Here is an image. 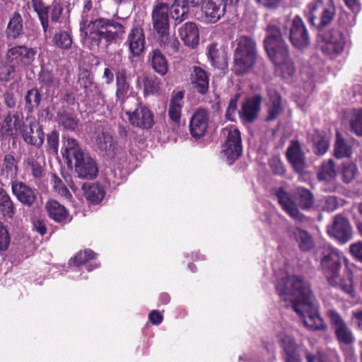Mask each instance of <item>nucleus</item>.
I'll return each instance as SVG.
<instances>
[{"label": "nucleus", "mask_w": 362, "mask_h": 362, "mask_svg": "<svg viewBox=\"0 0 362 362\" xmlns=\"http://www.w3.org/2000/svg\"><path fill=\"white\" fill-rule=\"evenodd\" d=\"M276 292L282 300L298 315L303 325L313 330L325 329L326 326L318 314V305L310 284L300 276H284L276 281Z\"/></svg>", "instance_id": "1"}, {"label": "nucleus", "mask_w": 362, "mask_h": 362, "mask_svg": "<svg viewBox=\"0 0 362 362\" xmlns=\"http://www.w3.org/2000/svg\"><path fill=\"white\" fill-rule=\"evenodd\" d=\"M315 259L320 263L319 269L327 284L342 291L349 298H355L356 291L353 285V274L346 268L345 275L340 271L342 264H346L347 259L343 252L328 244L319 247L315 251Z\"/></svg>", "instance_id": "2"}, {"label": "nucleus", "mask_w": 362, "mask_h": 362, "mask_svg": "<svg viewBox=\"0 0 362 362\" xmlns=\"http://www.w3.org/2000/svg\"><path fill=\"white\" fill-rule=\"evenodd\" d=\"M92 8V0H85L83 15L90 11ZM80 31L84 43L90 49H95L103 40L107 46L117 38L122 37L125 33V28L121 23L112 19L100 18L88 22L84 16H82Z\"/></svg>", "instance_id": "3"}, {"label": "nucleus", "mask_w": 362, "mask_h": 362, "mask_svg": "<svg viewBox=\"0 0 362 362\" xmlns=\"http://www.w3.org/2000/svg\"><path fill=\"white\" fill-rule=\"evenodd\" d=\"M264 47L270 59L280 70L283 77L292 76L296 69L293 62L288 57V47L276 26L268 25Z\"/></svg>", "instance_id": "4"}, {"label": "nucleus", "mask_w": 362, "mask_h": 362, "mask_svg": "<svg viewBox=\"0 0 362 362\" xmlns=\"http://www.w3.org/2000/svg\"><path fill=\"white\" fill-rule=\"evenodd\" d=\"M62 156L68 165L74 160L75 172L78 177L91 180L97 176L98 169L95 161L83 152L75 139H66L63 144Z\"/></svg>", "instance_id": "5"}, {"label": "nucleus", "mask_w": 362, "mask_h": 362, "mask_svg": "<svg viewBox=\"0 0 362 362\" xmlns=\"http://www.w3.org/2000/svg\"><path fill=\"white\" fill-rule=\"evenodd\" d=\"M236 47L233 59L236 73H243L250 70L255 64L257 56L256 45L249 37L240 36L236 38Z\"/></svg>", "instance_id": "6"}, {"label": "nucleus", "mask_w": 362, "mask_h": 362, "mask_svg": "<svg viewBox=\"0 0 362 362\" xmlns=\"http://www.w3.org/2000/svg\"><path fill=\"white\" fill-rule=\"evenodd\" d=\"M222 134L226 137L222 150L223 157L230 165L242 153L240 132L237 128L230 126L225 127Z\"/></svg>", "instance_id": "7"}, {"label": "nucleus", "mask_w": 362, "mask_h": 362, "mask_svg": "<svg viewBox=\"0 0 362 362\" xmlns=\"http://www.w3.org/2000/svg\"><path fill=\"white\" fill-rule=\"evenodd\" d=\"M327 315L334 329L337 341L341 346H351L355 342V337L341 315L335 310H327Z\"/></svg>", "instance_id": "8"}, {"label": "nucleus", "mask_w": 362, "mask_h": 362, "mask_svg": "<svg viewBox=\"0 0 362 362\" xmlns=\"http://www.w3.org/2000/svg\"><path fill=\"white\" fill-rule=\"evenodd\" d=\"M308 19L312 25H315V20L320 18L319 27L329 25L335 15V6L332 0H317L309 6Z\"/></svg>", "instance_id": "9"}, {"label": "nucleus", "mask_w": 362, "mask_h": 362, "mask_svg": "<svg viewBox=\"0 0 362 362\" xmlns=\"http://www.w3.org/2000/svg\"><path fill=\"white\" fill-rule=\"evenodd\" d=\"M153 28L156 35L169 31V6L166 3L156 1L151 13Z\"/></svg>", "instance_id": "10"}, {"label": "nucleus", "mask_w": 362, "mask_h": 362, "mask_svg": "<svg viewBox=\"0 0 362 362\" xmlns=\"http://www.w3.org/2000/svg\"><path fill=\"white\" fill-rule=\"evenodd\" d=\"M289 37L293 45L298 49H303L309 45L308 30L303 20L298 16L290 23Z\"/></svg>", "instance_id": "11"}, {"label": "nucleus", "mask_w": 362, "mask_h": 362, "mask_svg": "<svg viewBox=\"0 0 362 362\" xmlns=\"http://www.w3.org/2000/svg\"><path fill=\"white\" fill-rule=\"evenodd\" d=\"M9 185L13 195L21 204L28 207L35 204L37 201V192L34 188L18 179Z\"/></svg>", "instance_id": "12"}, {"label": "nucleus", "mask_w": 362, "mask_h": 362, "mask_svg": "<svg viewBox=\"0 0 362 362\" xmlns=\"http://www.w3.org/2000/svg\"><path fill=\"white\" fill-rule=\"evenodd\" d=\"M35 54L36 51L33 48L18 45L8 48L6 57L10 63L13 62L18 66H26L33 62Z\"/></svg>", "instance_id": "13"}, {"label": "nucleus", "mask_w": 362, "mask_h": 362, "mask_svg": "<svg viewBox=\"0 0 362 362\" xmlns=\"http://www.w3.org/2000/svg\"><path fill=\"white\" fill-rule=\"evenodd\" d=\"M128 119L134 127L148 129L154 124V116L146 106L138 104L134 111L127 112Z\"/></svg>", "instance_id": "14"}, {"label": "nucleus", "mask_w": 362, "mask_h": 362, "mask_svg": "<svg viewBox=\"0 0 362 362\" xmlns=\"http://www.w3.org/2000/svg\"><path fill=\"white\" fill-rule=\"evenodd\" d=\"M324 45L322 50L328 55H335L341 53L346 43V37L338 30H329L323 37Z\"/></svg>", "instance_id": "15"}, {"label": "nucleus", "mask_w": 362, "mask_h": 362, "mask_svg": "<svg viewBox=\"0 0 362 362\" xmlns=\"http://www.w3.org/2000/svg\"><path fill=\"white\" fill-rule=\"evenodd\" d=\"M18 160L11 153L4 155L0 168V178L3 185H9L18 180Z\"/></svg>", "instance_id": "16"}, {"label": "nucleus", "mask_w": 362, "mask_h": 362, "mask_svg": "<svg viewBox=\"0 0 362 362\" xmlns=\"http://www.w3.org/2000/svg\"><path fill=\"white\" fill-rule=\"evenodd\" d=\"M328 233L341 243H346L351 238L352 230L346 218L337 215L332 225L327 228Z\"/></svg>", "instance_id": "17"}, {"label": "nucleus", "mask_w": 362, "mask_h": 362, "mask_svg": "<svg viewBox=\"0 0 362 362\" xmlns=\"http://www.w3.org/2000/svg\"><path fill=\"white\" fill-rule=\"evenodd\" d=\"M95 146L103 156L109 158H114L121 151L116 139L108 132H101L98 135Z\"/></svg>", "instance_id": "18"}, {"label": "nucleus", "mask_w": 362, "mask_h": 362, "mask_svg": "<svg viewBox=\"0 0 362 362\" xmlns=\"http://www.w3.org/2000/svg\"><path fill=\"white\" fill-rule=\"evenodd\" d=\"M25 170L35 180H40L44 175L45 159L38 151L30 152L23 160Z\"/></svg>", "instance_id": "19"}, {"label": "nucleus", "mask_w": 362, "mask_h": 362, "mask_svg": "<svg viewBox=\"0 0 362 362\" xmlns=\"http://www.w3.org/2000/svg\"><path fill=\"white\" fill-rule=\"evenodd\" d=\"M78 83L84 89L86 96L90 98L96 95L102 100L104 105V95L102 93L98 85L93 82V77L90 71L86 69H81L78 74Z\"/></svg>", "instance_id": "20"}, {"label": "nucleus", "mask_w": 362, "mask_h": 362, "mask_svg": "<svg viewBox=\"0 0 362 362\" xmlns=\"http://www.w3.org/2000/svg\"><path fill=\"white\" fill-rule=\"evenodd\" d=\"M275 194L283 209L292 218L299 222H303L306 219L305 216L299 211L296 203L291 199V196L283 188H279Z\"/></svg>", "instance_id": "21"}, {"label": "nucleus", "mask_w": 362, "mask_h": 362, "mask_svg": "<svg viewBox=\"0 0 362 362\" xmlns=\"http://www.w3.org/2000/svg\"><path fill=\"white\" fill-rule=\"evenodd\" d=\"M145 36L143 29L135 27L128 34L125 45L129 47L130 53L133 56H139L145 49Z\"/></svg>", "instance_id": "22"}, {"label": "nucleus", "mask_w": 362, "mask_h": 362, "mask_svg": "<svg viewBox=\"0 0 362 362\" xmlns=\"http://www.w3.org/2000/svg\"><path fill=\"white\" fill-rule=\"evenodd\" d=\"M209 116L206 110L200 109L192 115L189 129L192 136L194 138L203 136L208 127Z\"/></svg>", "instance_id": "23"}, {"label": "nucleus", "mask_w": 362, "mask_h": 362, "mask_svg": "<svg viewBox=\"0 0 362 362\" xmlns=\"http://www.w3.org/2000/svg\"><path fill=\"white\" fill-rule=\"evenodd\" d=\"M179 36L184 44L189 48H195L199 42V33L196 23L187 22L178 29Z\"/></svg>", "instance_id": "24"}, {"label": "nucleus", "mask_w": 362, "mask_h": 362, "mask_svg": "<svg viewBox=\"0 0 362 362\" xmlns=\"http://www.w3.org/2000/svg\"><path fill=\"white\" fill-rule=\"evenodd\" d=\"M116 91L115 98L117 102L122 105L129 97L132 88L127 78L125 69H119L115 73Z\"/></svg>", "instance_id": "25"}, {"label": "nucleus", "mask_w": 362, "mask_h": 362, "mask_svg": "<svg viewBox=\"0 0 362 362\" xmlns=\"http://www.w3.org/2000/svg\"><path fill=\"white\" fill-rule=\"evenodd\" d=\"M281 346L284 350V362H302L300 352L303 351V346L298 345L293 338L285 336L282 338Z\"/></svg>", "instance_id": "26"}, {"label": "nucleus", "mask_w": 362, "mask_h": 362, "mask_svg": "<svg viewBox=\"0 0 362 362\" xmlns=\"http://www.w3.org/2000/svg\"><path fill=\"white\" fill-rule=\"evenodd\" d=\"M262 98L260 95H256L253 98H248L241 107L238 112L242 119L246 122H253L257 117L260 110V104Z\"/></svg>", "instance_id": "27"}, {"label": "nucleus", "mask_w": 362, "mask_h": 362, "mask_svg": "<svg viewBox=\"0 0 362 362\" xmlns=\"http://www.w3.org/2000/svg\"><path fill=\"white\" fill-rule=\"evenodd\" d=\"M21 134L25 141L28 144L40 147L44 142L45 134L42 128L35 122L24 127Z\"/></svg>", "instance_id": "28"}, {"label": "nucleus", "mask_w": 362, "mask_h": 362, "mask_svg": "<svg viewBox=\"0 0 362 362\" xmlns=\"http://www.w3.org/2000/svg\"><path fill=\"white\" fill-rule=\"evenodd\" d=\"M286 157L296 172L302 173L304 170L305 156L298 141H293L291 143L286 151Z\"/></svg>", "instance_id": "29"}, {"label": "nucleus", "mask_w": 362, "mask_h": 362, "mask_svg": "<svg viewBox=\"0 0 362 362\" xmlns=\"http://www.w3.org/2000/svg\"><path fill=\"white\" fill-rule=\"evenodd\" d=\"M228 0H207L204 12L211 23L217 22L225 13Z\"/></svg>", "instance_id": "30"}, {"label": "nucleus", "mask_w": 362, "mask_h": 362, "mask_svg": "<svg viewBox=\"0 0 362 362\" xmlns=\"http://www.w3.org/2000/svg\"><path fill=\"white\" fill-rule=\"evenodd\" d=\"M46 209L49 216L57 223L66 224L71 220L66 209L55 200L47 202Z\"/></svg>", "instance_id": "31"}, {"label": "nucleus", "mask_w": 362, "mask_h": 362, "mask_svg": "<svg viewBox=\"0 0 362 362\" xmlns=\"http://www.w3.org/2000/svg\"><path fill=\"white\" fill-rule=\"evenodd\" d=\"M337 175L334 162L332 159L324 161L317 173V178L320 180L331 182L329 186L325 188L326 191L332 192L336 189V185L332 181L335 179Z\"/></svg>", "instance_id": "32"}, {"label": "nucleus", "mask_w": 362, "mask_h": 362, "mask_svg": "<svg viewBox=\"0 0 362 362\" xmlns=\"http://www.w3.org/2000/svg\"><path fill=\"white\" fill-rule=\"evenodd\" d=\"M288 234L291 238L294 239L298 243L301 250L308 251L313 247V238L307 231L299 228L289 227Z\"/></svg>", "instance_id": "33"}, {"label": "nucleus", "mask_w": 362, "mask_h": 362, "mask_svg": "<svg viewBox=\"0 0 362 362\" xmlns=\"http://www.w3.org/2000/svg\"><path fill=\"white\" fill-rule=\"evenodd\" d=\"M192 83L201 94H205L209 90V76L206 71L199 66H194L191 74Z\"/></svg>", "instance_id": "34"}, {"label": "nucleus", "mask_w": 362, "mask_h": 362, "mask_svg": "<svg viewBox=\"0 0 362 362\" xmlns=\"http://www.w3.org/2000/svg\"><path fill=\"white\" fill-rule=\"evenodd\" d=\"M23 33V18L18 12H14L6 27V35L8 40H16Z\"/></svg>", "instance_id": "35"}, {"label": "nucleus", "mask_w": 362, "mask_h": 362, "mask_svg": "<svg viewBox=\"0 0 362 362\" xmlns=\"http://www.w3.org/2000/svg\"><path fill=\"white\" fill-rule=\"evenodd\" d=\"M157 37L160 46L168 54L173 55L178 52L180 45V42L175 36L170 35V30L157 34Z\"/></svg>", "instance_id": "36"}, {"label": "nucleus", "mask_w": 362, "mask_h": 362, "mask_svg": "<svg viewBox=\"0 0 362 362\" xmlns=\"http://www.w3.org/2000/svg\"><path fill=\"white\" fill-rule=\"evenodd\" d=\"M38 81L41 88L45 89L48 95L53 94L55 88L59 85V80L56 78L50 71L45 69H42L39 73Z\"/></svg>", "instance_id": "37"}, {"label": "nucleus", "mask_w": 362, "mask_h": 362, "mask_svg": "<svg viewBox=\"0 0 362 362\" xmlns=\"http://www.w3.org/2000/svg\"><path fill=\"white\" fill-rule=\"evenodd\" d=\"M184 93L177 92L170 101L168 115L172 121L178 124L180 122L181 110L183 106Z\"/></svg>", "instance_id": "38"}, {"label": "nucleus", "mask_w": 362, "mask_h": 362, "mask_svg": "<svg viewBox=\"0 0 362 362\" xmlns=\"http://www.w3.org/2000/svg\"><path fill=\"white\" fill-rule=\"evenodd\" d=\"M153 69L159 74L165 75L168 69V64L165 57L160 50H152L148 55Z\"/></svg>", "instance_id": "39"}, {"label": "nucleus", "mask_w": 362, "mask_h": 362, "mask_svg": "<svg viewBox=\"0 0 362 362\" xmlns=\"http://www.w3.org/2000/svg\"><path fill=\"white\" fill-rule=\"evenodd\" d=\"M22 122V119H21L18 113L13 115L8 114L3 121L1 132L6 136L13 135L21 128Z\"/></svg>", "instance_id": "40"}, {"label": "nucleus", "mask_w": 362, "mask_h": 362, "mask_svg": "<svg viewBox=\"0 0 362 362\" xmlns=\"http://www.w3.org/2000/svg\"><path fill=\"white\" fill-rule=\"evenodd\" d=\"M16 212L15 204L7 192L0 187V214L6 218H13Z\"/></svg>", "instance_id": "41"}, {"label": "nucleus", "mask_w": 362, "mask_h": 362, "mask_svg": "<svg viewBox=\"0 0 362 362\" xmlns=\"http://www.w3.org/2000/svg\"><path fill=\"white\" fill-rule=\"evenodd\" d=\"M31 6L37 13L43 32L45 34L49 28L48 12L49 6H47L43 0H30Z\"/></svg>", "instance_id": "42"}, {"label": "nucleus", "mask_w": 362, "mask_h": 362, "mask_svg": "<svg viewBox=\"0 0 362 362\" xmlns=\"http://www.w3.org/2000/svg\"><path fill=\"white\" fill-rule=\"evenodd\" d=\"M352 154V146L337 132L334 147V156L337 158H349Z\"/></svg>", "instance_id": "43"}, {"label": "nucleus", "mask_w": 362, "mask_h": 362, "mask_svg": "<svg viewBox=\"0 0 362 362\" xmlns=\"http://www.w3.org/2000/svg\"><path fill=\"white\" fill-rule=\"evenodd\" d=\"M83 189L86 199L91 203L98 204L104 198V188L97 183L89 185H83Z\"/></svg>", "instance_id": "44"}, {"label": "nucleus", "mask_w": 362, "mask_h": 362, "mask_svg": "<svg viewBox=\"0 0 362 362\" xmlns=\"http://www.w3.org/2000/svg\"><path fill=\"white\" fill-rule=\"evenodd\" d=\"M95 255L96 254L94 253L93 251L90 250H85L84 251L79 252L76 254L74 257V263L76 266L85 264L86 270L88 272H90L93 269L97 268L99 265L98 264L95 263L94 266L92 267L91 264H88V262L90 259H93ZM74 269L76 272H79L78 267H76Z\"/></svg>", "instance_id": "45"}, {"label": "nucleus", "mask_w": 362, "mask_h": 362, "mask_svg": "<svg viewBox=\"0 0 362 362\" xmlns=\"http://www.w3.org/2000/svg\"><path fill=\"white\" fill-rule=\"evenodd\" d=\"M269 96L270 102L268 105L267 120H273L275 119L282 111L281 97L275 91H270Z\"/></svg>", "instance_id": "46"}, {"label": "nucleus", "mask_w": 362, "mask_h": 362, "mask_svg": "<svg viewBox=\"0 0 362 362\" xmlns=\"http://www.w3.org/2000/svg\"><path fill=\"white\" fill-rule=\"evenodd\" d=\"M57 121L64 129L74 131L78 123V119L71 112L59 110L57 112Z\"/></svg>", "instance_id": "47"}, {"label": "nucleus", "mask_w": 362, "mask_h": 362, "mask_svg": "<svg viewBox=\"0 0 362 362\" xmlns=\"http://www.w3.org/2000/svg\"><path fill=\"white\" fill-rule=\"evenodd\" d=\"M357 165L351 161H346L341 164V174L344 182L349 184L358 175Z\"/></svg>", "instance_id": "48"}, {"label": "nucleus", "mask_w": 362, "mask_h": 362, "mask_svg": "<svg viewBox=\"0 0 362 362\" xmlns=\"http://www.w3.org/2000/svg\"><path fill=\"white\" fill-rule=\"evenodd\" d=\"M351 129L358 136H362V109H353L349 113Z\"/></svg>", "instance_id": "49"}, {"label": "nucleus", "mask_w": 362, "mask_h": 362, "mask_svg": "<svg viewBox=\"0 0 362 362\" xmlns=\"http://www.w3.org/2000/svg\"><path fill=\"white\" fill-rule=\"evenodd\" d=\"M296 194L301 209H310L313 207L314 196L310 190L300 187L297 189Z\"/></svg>", "instance_id": "50"}, {"label": "nucleus", "mask_w": 362, "mask_h": 362, "mask_svg": "<svg viewBox=\"0 0 362 362\" xmlns=\"http://www.w3.org/2000/svg\"><path fill=\"white\" fill-rule=\"evenodd\" d=\"M54 45L62 49H69L72 45L73 40L71 35L66 31H59L53 37Z\"/></svg>", "instance_id": "51"}, {"label": "nucleus", "mask_w": 362, "mask_h": 362, "mask_svg": "<svg viewBox=\"0 0 362 362\" xmlns=\"http://www.w3.org/2000/svg\"><path fill=\"white\" fill-rule=\"evenodd\" d=\"M41 101V95L37 88L29 90L25 95V107L28 111L32 112L37 108Z\"/></svg>", "instance_id": "52"}, {"label": "nucleus", "mask_w": 362, "mask_h": 362, "mask_svg": "<svg viewBox=\"0 0 362 362\" xmlns=\"http://www.w3.org/2000/svg\"><path fill=\"white\" fill-rule=\"evenodd\" d=\"M143 82L144 95L156 94L160 91L161 82L158 77H144Z\"/></svg>", "instance_id": "53"}, {"label": "nucleus", "mask_w": 362, "mask_h": 362, "mask_svg": "<svg viewBox=\"0 0 362 362\" xmlns=\"http://www.w3.org/2000/svg\"><path fill=\"white\" fill-rule=\"evenodd\" d=\"M52 183L55 192H57L60 196L64 197L66 199H69L71 197V194L69 191L68 188L63 184L61 179L58 177L57 175H52Z\"/></svg>", "instance_id": "54"}, {"label": "nucleus", "mask_w": 362, "mask_h": 362, "mask_svg": "<svg viewBox=\"0 0 362 362\" xmlns=\"http://www.w3.org/2000/svg\"><path fill=\"white\" fill-rule=\"evenodd\" d=\"M320 203L322 209L327 211H333L339 205L338 199L334 196H327L322 198Z\"/></svg>", "instance_id": "55"}, {"label": "nucleus", "mask_w": 362, "mask_h": 362, "mask_svg": "<svg viewBox=\"0 0 362 362\" xmlns=\"http://www.w3.org/2000/svg\"><path fill=\"white\" fill-rule=\"evenodd\" d=\"M202 1L203 0H182L183 4H182V15H180V16H173V18H175V24L180 23L184 20H185L186 18L187 17V12L185 9V7L197 6L202 2Z\"/></svg>", "instance_id": "56"}, {"label": "nucleus", "mask_w": 362, "mask_h": 362, "mask_svg": "<svg viewBox=\"0 0 362 362\" xmlns=\"http://www.w3.org/2000/svg\"><path fill=\"white\" fill-rule=\"evenodd\" d=\"M15 71L14 64H1L0 66V80L2 81L11 80L14 77Z\"/></svg>", "instance_id": "57"}, {"label": "nucleus", "mask_w": 362, "mask_h": 362, "mask_svg": "<svg viewBox=\"0 0 362 362\" xmlns=\"http://www.w3.org/2000/svg\"><path fill=\"white\" fill-rule=\"evenodd\" d=\"M314 151L316 154L322 155L329 148V142L326 138L317 136L313 140Z\"/></svg>", "instance_id": "58"}, {"label": "nucleus", "mask_w": 362, "mask_h": 362, "mask_svg": "<svg viewBox=\"0 0 362 362\" xmlns=\"http://www.w3.org/2000/svg\"><path fill=\"white\" fill-rule=\"evenodd\" d=\"M10 244V236L3 223L0 221V251H5Z\"/></svg>", "instance_id": "59"}, {"label": "nucleus", "mask_w": 362, "mask_h": 362, "mask_svg": "<svg viewBox=\"0 0 362 362\" xmlns=\"http://www.w3.org/2000/svg\"><path fill=\"white\" fill-rule=\"evenodd\" d=\"M239 95L235 94L229 101L228 108L226 110V116L228 120H234V115L237 110V103L238 100Z\"/></svg>", "instance_id": "60"}, {"label": "nucleus", "mask_w": 362, "mask_h": 362, "mask_svg": "<svg viewBox=\"0 0 362 362\" xmlns=\"http://www.w3.org/2000/svg\"><path fill=\"white\" fill-rule=\"evenodd\" d=\"M63 11V7L59 2L53 1L51 5L50 18L52 22L59 21Z\"/></svg>", "instance_id": "61"}, {"label": "nucleus", "mask_w": 362, "mask_h": 362, "mask_svg": "<svg viewBox=\"0 0 362 362\" xmlns=\"http://www.w3.org/2000/svg\"><path fill=\"white\" fill-rule=\"evenodd\" d=\"M270 167L274 174L282 175L285 173L283 163L279 158L274 157L269 160Z\"/></svg>", "instance_id": "62"}, {"label": "nucleus", "mask_w": 362, "mask_h": 362, "mask_svg": "<svg viewBox=\"0 0 362 362\" xmlns=\"http://www.w3.org/2000/svg\"><path fill=\"white\" fill-rule=\"evenodd\" d=\"M349 251L351 255L358 260L362 262V242L358 241L352 243L349 246Z\"/></svg>", "instance_id": "63"}, {"label": "nucleus", "mask_w": 362, "mask_h": 362, "mask_svg": "<svg viewBox=\"0 0 362 362\" xmlns=\"http://www.w3.org/2000/svg\"><path fill=\"white\" fill-rule=\"evenodd\" d=\"M351 322L359 330L362 331V310H355L352 311Z\"/></svg>", "instance_id": "64"}]
</instances>
